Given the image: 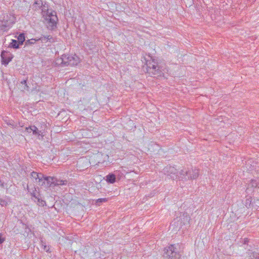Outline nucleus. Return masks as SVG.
<instances>
[{
    "mask_svg": "<svg viewBox=\"0 0 259 259\" xmlns=\"http://www.w3.org/2000/svg\"><path fill=\"white\" fill-rule=\"evenodd\" d=\"M79 62V58L75 54L73 55H63L61 58H57L55 63L56 65L66 66H75Z\"/></svg>",
    "mask_w": 259,
    "mask_h": 259,
    "instance_id": "nucleus-1",
    "label": "nucleus"
},
{
    "mask_svg": "<svg viewBox=\"0 0 259 259\" xmlns=\"http://www.w3.org/2000/svg\"><path fill=\"white\" fill-rule=\"evenodd\" d=\"M146 65L147 72L151 76L155 77L163 74L161 68L154 60L147 61Z\"/></svg>",
    "mask_w": 259,
    "mask_h": 259,
    "instance_id": "nucleus-2",
    "label": "nucleus"
},
{
    "mask_svg": "<svg viewBox=\"0 0 259 259\" xmlns=\"http://www.w3.org/2000/svg\"><path fill=\"white\" fill-rule=\"evenodd\" d=\"M163 256L166 259H179L181 257L178 249L175 245H170L164 249Z\"/></svg>",
    "mask_w": 259,
    "mask_h": 259,
    "instance_id": "nucleus-3",
    "label": "nucleus"
},
{
    "mask_svg": "<svg viewBox=\"0 0 259 259\" xmlns=\"http://www.w3.org/2000/svg\"><path fill=\"white\" fill-rule=\"evenodd\" d=\"M199 175L198 169H194L189 170H181L178 172V178L180 180H187L195 179Z\"/></svg>",
    "mask_w": 259,
    "mask_h": 259,
    "instance_id": "nucleus-4",
    "label": "nucleus"
},
{
    "mask_svg": "<svg viewBox=\"0 0 259 259\" xmlns=\"http://www.w3.org/2000/svg\"><path fill=\"white\" fill-rule=\"evenodd\" d=\"M15 17L11 14H5L3 19L1 20V26L2 30L6 31L9 29L13 24L15 23Z\"/></svg>",
    "mask_w": 259,
    "mask_h": 259,
    "instance_id": "nucleus-5",
    "label": "nucleus"
},
{
    "mask_svg": "<svg viewBox=\"0 0 259 259\" xmlns=\"http://www.w3.org/2000/svg\"><path fill=\"white\" fill-rule=\"evenodd\" d=\"M57 20L58 18L55 12V14L51 13L50 14L48 15L46 17V21H47V27L49 29H54L56 27Z\"/></svg>",
    "mask_w": 259,
    "mask_h": 259,
    "instance_id": "nucleus-6",
    "label": "nucleus"
},
{
    "mask_svg": "<svg viewBox=\"0 0 259 259\" xmlns=\"http://www.w3.org/2000/svg\"><path fill=\"white\" fill-rule=\"evenodd\" d=\"M163 173L169 176L173 180L177 179L178 176V172L177 169L171 166H166L163 169Z\"/></svg>",
    "mask_w": 259,
    "mask_h": 259,
    "instance_id": "nucleus-7",
    "label": "nucleus"
},
{
    "mask_svg": "<svg viewBox=\"0 0 259 259\" xmlns=\"http://www.w3.org/2000/svg\"><path fill=\"white\" fill-rule=\"evenodd\" d=\"M2 62L3 64L7 65L12 59V55L5 51H2L1 53Z\"/></svg>",
    "mask_w": 259,
    "mask_h": 259,
    "instance_id": "nucleus-8",
    "label": "nucleus"
},
{
    "mask_svg": "<svg viewBox=\"0 0 259 259\" xmlns=\"http://www.w3.org/2000/svg\"><path fill=\"white\" fill-rule=\"evenodd\" d=\"M54 177H46L45 179V181L46 182V184L44 185L45 187L47 188L53 187L54 186Z\"/></svg>",
    "mask_w": 259,
    "mask_h": 259,
    "instance_id": "nucleus-9",
    "label": "nucleus"
},
{
    "mask_svg": "<svg viewBox=\"0 0 259 259\" xmlns=\"http://www.w3.org/2000/svg\"><path fill=\"white\" fill-rule=\"evenodd\" d=\"M38 40H40L42 42H46L48 41L51 42H53L55 41V39L50 35L46 36L43 35L37 39V41Z\"/></svg>",
    "mask_w": 259,
    "mask_h": 259,
    "instance_id": "nucleus-10",
    "label": "nucleus"
},
{
    "mask_svg": "<svg viewBox=\"0 0 259 259\" xmlns=\"http://www.w3.org/2000/svg\"><path fill=\"white\" fill-rule=\"evenodd\" d=\"M106 181L110 184H113L116 180V176L113 174H109L106 177Z\"/></svg>",
    "mask_w": 259,
    "mask_h": 259,
    "instance_id": "nucleus-11",
    "label": "nucleus"
},
{
    "mask_svg": "<svg viewBox=\"0 0 259 259\" xmlns=\"http://www.w3.org/2000/svg\"><path fill=\"white\" fill-rule=\"evenodd\" d=\"M38 177V178L37 179V181H36V182L38 183V185L40 186H43L44 185H45L46 182L45 181V179L46 177H45L42 174L40 173L39 174V177Z\"/></svg>",
    "mask_w": 259,
    "mask_h": 259,
    "instance_id": "nucleus-12",
    "label": "nucleus"
},
{
    "mask_svg": "<svg viewBox=\"0 0 259 259\" xmlns=\"http://www.w3.org/2000/svg\"><path fill=\"white\" fill-rule=\"evenodd\" d=\"M54 186H62L67 184V181L58 180L57 178H54Z\"/></svg>",
    "mask_w": 259,
    "mask_h": 259,
    "instance_id": "nucleus-13",
    "label": "nucleus"
},
{
    "mask_svg": "<svg viewBox=\"0 0 259 259\" xmlns=\"http://www.w3.org/2000/svg\"><path fill=\"white\" fill-rule=\"evenodd\" d=\"M42 2L41 0H35L33 5V8L35 10H38L42 6Z\"/></svg>",
    "mask_w": 259,
    "mask_h": 259,
    "instance_id": "nucleus-14",
    "label": "nucleus"
},
{
    "mask_svg": "<svg viewBox=\"0 0 259 259\" xmlns=\"http://www.w3.org/2000/svg\"><path fill=\"white\" fill-rule=\"evenodd\" d=\"M20 45H21L20 44H19L17 40L15 39H12V42L10 44V47L14 49H18Z\"/></svg>",
    "mask_w": 259,
    "mask_h": 259,
    "instance_id": "nucleus-15",
    "label": "nucleus"
},
{
    "mask_svg": "<svg viewBox=\"0 0 259 259\" xmlns=\"http://www.w3.org/2000/svg\"><path fill=\"white\" fill-rule=\"evenodd\" d=\"M18 41L20 44L21 45L23 44L24 41L25 40V37L24 34L22 33H20L17 37Z\"/></svg>",
    "mask_w": 259,
    "mask_h": 259,
    "instance_id": "nucleus-16",
    "label": "nucleus"
},
{
    "mask_svg": "<svg viewBox=\"0 0 259 259\" xmlns=\"http://www.w3.org/2000/svg\"><path fill=\"white\" fill-rule=\"evenodd\" d=\"M248 254L249 259H259V254L255 252H249Z\"/></svg>",
    "mask_w": 259,
    "mask_h": 259,
    "instance_id": "nucleus-17",
    "label": "nucleus"
},
{
    "mask_svg": "<svg viewBox=\"0 0 259 259\" xmlns=\"http://www.w3.org/2000/svg\"><path fill=\"white\" fill-rule=\"evenodd\" d=\"M36 41H37V39L36 38L28 39L25 42V45H31L32 44H34Z\"/></svg>",
    "mask_w": 259,
    "mask_h": 259,
    "instance_id": "nucleus-18",
    "label": "nucleus"
},
{
    "mask_svg": "<svg viewBox=\"0 0 259 259\" xmlns=\"http://www.w3.org/2000/svg\"><path fill=\"white\" fill-rule=\"evenodd\" d=\"M32 132L34 135H40V131L38 130V128L34 125L32 126Z\"/></svg>",
    "mask_w": 259,
    "mask_h": 259,
    "instance_id": "nucleus-19",
    "label": "nucleus"
},
{
    "mask_svg": "<svg viewBox=\"0 0 259 259\" xmlns=\"http://www.w3.org/2000/svg\"><path fill=\"white\" fill-rule=\"evenodd\" d=\"M107 201V198H99L96 201V204L100 205L101 203L105 202Z\"/></svg>",
    "mask_w": 259,
    "mask_h": 259,
    "instance_id": "nucleus-20",
    "label": "nucleus"
},
{
    "mask_svg": "<svg viewBox=\"0 0 259 259\" xmlns=\"http://www.w3.org/2000/svg\"><path fill=\"white\" fill-rule=\"evenodd\" d=\"M8 204V203L5 199L0 197V205L1 206H6Z\"/></svg>",
    "mask_w": 259,
    "mask_h": 259,
    "instance_id": "nucleus-21",
    "label": "nucleus"
},
{
    "mask_svg": "<svg viewBox=\"0 0 259 259\" xmlns=\"http://www.w3.org/2000/svg\"><path fill=\"white\" fill-rule=\"evenodd\" d=\"M40 173H38L37 172H35V171H32L31 173V176L32 177V178L34 179L35 180V181H37V179L38 178V177H39V174Z\"/></svg>",
    "mask_w": 259,
    "mask_h": 259,
    "instance_id": "nucleus-22",
    "label": "nucleus"
},
{
    "mask_svg": "<svg viewBox=\"0 0 259 259\" xmlns=\"http://www.w3.org/2000/svg\"><path fill=\"white\" fill-rule=\"evenodd\" d=\"M21 83L22 84H24V88H23L24 90H28L29 87H28V86L26 84V80H23V81H21Z\"/></svg>",
    "mask_w": 259,
    "mask_h": 259,
    "instance_id": "nucleus-23",
    "label": "nucleus"
},
{
    "mask_svg": "<svg viewBox=\"0 0 259 259\" xmlns=\"http://www.w3.org/2000/svg\"><path fill=\"white\" fill-rule=\"evenodd\" d=\"M42 246L43 249H44V250H45L47 252H49V251L50 248H49V246H48L47 245H45L44 244H42Z\"/></svg>",
    "mask_w": 259,
    "mask_h": 259,
    "instance_id": "nucleus-24",
    "label": "nucleus"
},
{
    "mask_svg": "<svg viewBox=\"0 0 259 259\" xmlns=\"http://www.w3.org/2000/svg\"><path fill=\"white\" fill-rule=\"evenodd\" d=\"M183 217H184V218H185V219H186V221L187 222H188V223H189V221H190V217H189L188 215H186V216H185V215H184V214H183V215H182V216H181V219H182V218H183Z\"/></svg>",
    "mask_w": 259,
    "mask_h": 259,
    "instance_id": "nucleus-25",
    "label": "nucleus"
},
{
    "mask_svg": "<svg viewBox=\"0 0 259 259\" xmlns=\"http://www.w3.org/2000/svg\"><path fill=\"white\" fill-rule=\"evenodd\" d=\"M32 126L27 127L25 128V131H26L27 132H28L29 133L32 132Z\"/></svg>",
    "mask_w": 259,
    "mask_h": 259,
    "instance_id": "nucleus-26",
    "label": "nucleus"
},
{
    "mask_svg": "<svg viewBox=\"0 0 259 259\" xmlns=\"http://www.w3.org/2000/svg\"><path fill=\"white\" fill-rule=\"evenodd\" d=\"M7 124H8V125H11V126L12 127H13V128L16 127V126L15 125L14 122H13V121H9L7 123Z\"/></svg>",
    "mask_w": 259,
    "mask_h": 259,
    "instance_id": "nucleus-27",
    "label": "nucleus"
},
{
    "mask_svg": "<svg viewBox=\"0 0 259 259\" xmlns=\"http://www.w3.org/2000/svg\"><path fill=\"white\" fill-rule=\"evenodd\" d=\"M5 240V238L2 237V234L0 233V244H2Z\"/></svg>",
    "mask_w": 259,
    "mask_h": 259,
    "instance_id": "nucleus-28",
    "label": "nucleus"
},
{
    "mask_svg": "<svg viewBox=\"0 0 259 259\" xmlns=\"http://www.w3.org/2000/svg\"><path fill=\"white\" fill-rule=\"evenodd\" d=\"M5 183H4V182H3L2 180H0V186L2 188H5Z\"/></svg>",
    "mask_w": 259,
    "mask_h": 259,
    "instance_id": "nucleus-29",
    "label": "nucleus"
},
{
    "mask_svg": "<svg viewBox=\"0 0 259 259\" xmlns=\"http://www.w3.org/2000/svg\"><path fill=\"white\" fill-rule=\"evenodd\" d=\"M193 172H191V175H192V176H193Z\"/></svg>",
    "mask_w": 259,
    "mask_h": 259,
    "instance_id": "nucleus-30",
    "label": "nucleus"
},
{
    "mask_svg": "<svg viewBox=\"0 0 259 259\" xmlns=\"http://www.w3.org/2000/svg\"><path fill=\"white\" fill-rule=\"evenodd\" d=\"M246 239H245V243L246 242Z\"/></svg>",
    "mask_w": 259,
    "mask_h": 259,
    "instance_id": "nucleus-31",
    "label": "nucleus"
}]
</instances>
